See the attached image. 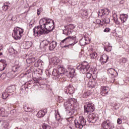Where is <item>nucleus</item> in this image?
I'll return each mask as SVG.
<instances>
[{
	"instance_id": "21",
	"label": "nucleus",
	"mask_w": 129,
	"mask_h": 129,
	"mask_svg": "<svg viewBox=\"0 0 129 129\" xmlns=\"http://www.w3.org/2000/svg\"><path fill=\"white\" fill-rule=\"evenodd\" d=\"M108 59H109V57H108V56H107V55L103 54L100 59V61L102 65H103V64H104L105 63H106V62L108 61Z\"/></svg>"
},
{
	"instance_id": "39",
	"label": "nucleus",
	"mask_w": 129,
	"mask_h": 129,
	"mask_svg": "<svg viewBox=\"0 0 129 129\" xmlns=\"http://www.w3.org/2000/svg\"><path fill=\"white\" fill-rule=\"evenodd\" d=\"M113 20L115 23L116 25H120V22L118 21V19L117 18V15H116V17L113 16Z\"/></svg>"
},
{
	"instance_id": "51",
	"label": "nucleus",
	"mask_w": 129,
	"mask_h": 129,
	"mask_svg": "<svg viewBox=\"0 0 129 129\" xmlns=\"http://www.w3.org/2000/svg\"><path fill=\"white\" fill-rule=\"evenodd\" d=\"M86 76H87V78L89 79L91 78V76H92V74H91L90 73H87Z\"/></svg>"
},
{
	"instance_id": "54",
	"label": "nucleus",
	"mask_w": 129,
	"mask_h": 129,
	"mask_svg": "<svg viewBox=\"0 0 129 129\" xmlns=\"http://www.w3.org/2000/svg\"><path fill=\"white\" fill-rule=\"evenodd\" d=\"M117 122L118 124H120L121 123V122H122V121L121 120V119L118 118V119L117 120Z\"/></svg>"
},
{
	"instance_id": "10",
	"label": "nucleus",
	"mask_w": 129,
	"mask_h": 129,
	"mask_svg": "<svg viewBox=\"0 0 129 129\" xmlns=\"http://www.w3.org/2000/svg\"><path fill=\"white\" fill-rule=\"evenodd\" d=\"M95 109L94 105L91 103H88L87 105H84V111L87 113H91V112H93Z\"/></svg>"
},
{
	"instance_id": "59",
	"label": "nucleus",
	"mask_w": 129,
	"mask_h": 129,
	"mask_svg": "<svg viewBox=\"0 0 129 129\" xmlns=\"http://www.w3.org/2000/svg\"><path fill=\"white\" fill-rule=\"evenodd\" d=\"M15 112H16V110H15V109H13L10 111V113L11 114H14V113H15Z\"/></svg>"
},
{
	"instance_id": "43",
	"label": "nucleus",
	"mask_w": 129,
	"mask_h": 129,
	"mask_svg": "<svg viewBox=\"0 0 129 129\" xmlns=\"http://www.w3.org/2000/svg\"><path fill=\"white\" fill-rule=\"evenodd\" d=\"M25 45L26 46V49H29V48H31V47H32V43L31 41H27L26 42Z\"/></svg>"
},
{
	"instance_id": "34",
	"label": "nucleus",
	"mask_w": 129,
	"mask_h": 129,
	"mask_svg": "<svg viewBox=\"0 0 129 129\" xmlns=\"http://www.w3.org/2000/svg\"><path fill=\"white\" fill-rule=\"evenodd\" d=\"M102 23H103V24H107L110 23V20L109 19V18L106 16H104V18L102 20Z\"/></svg>"
},
{
	"instance_id": "38",
	"label": "nucleus",
	"mask_w": 129,
	"mask_h": 129,
	"mask_svg": "<svg viewBox=\"0 0 129 129\" xmlns=\"http://www.w3.org/2000/svg\"><path fill=\"white\" fill-rule=\"evenodd\" d=\"M102 10L104 17H106V16L108 15L109 13L110 12V11H109V10L107 8H105Z\"/></svg>"
},
{
	"instance_id": "17",
	"label": "nucleus",
	"mask_w": 129,
	"mask_h": 129,
	"mask_svg": "<svg viewBox=\"0 0 129 129\" xmlns=\"http://www.w3.org/2000/svg\"><path fill=\"white\" fill-rule=\"evenodd\" d=\"M60 46L61 48H69L70 46H74V44L70 43L68 44L66 40L63 39L60 42Z\"/></svg>"
},
{
	"instance_id": "47",
	"label": "nucleus",
	"mask_w": 129,
	"mask_h": 129,
	"mask_svg": "<svg viewBox=\"0 0 129 129\" xmlns=\"http://www.w3.org/2000/svg\"><path fill=\"white\" fill-rule=\"evenodd\" d=\"M43 12V8H40L39 9H37V15L38 16H40L41 12Z\"/></svg>"
},
{
	"instance_id": "45",
	"label": "nucleus",
	"mask_w": 129,
	"mask_h": 129,
	"mask_svg": "<svg viewBox=\"0 0 129 129\" xmlns=\"http://www.w3.org/2000/svg\"><path fill=\"white\" fill-rule=\"evenodd\" d=\"M81 15L83 17L87 16V11L86 10H82L81 12Z\"/></svg>"
},
{
	"instance_id": "55",
	"label": "nucleus",
	"mask_w": 129,
	"mask_h": 129,
	"mask_svg": "<svg viewBox=\"0 0 129 129\" xmlns=\"http://www.w3.org/2000/svg\"><path fill=\"white\" fill-rule=\"evenodd\" d=\"M122 63H126L127 62V60L125 58H122Z\"/></svg>"
},
{
	"instance_id": "35",
	"label": "nucleus",
	"mask_w": 129,
	"mask_h": 129,
	"mask_svg": "<svg viewBox=\"0 0 129 129\" xmlns=\"http://www.w3.org/2000/svg\"><path fill=\"white\" fill-rule=\"evenodd\" d=\"M52 74L53 76H54L56 78H59V77H60V76L59 75V73H58L57 70L53 69Z\"/></svg>"
},
{
	"instance_id": "4",
	"label": "nucleus",
	"mask_w": 129,
	"mask_h": 129,
	"mask_svg": "<svg viewBox=\"0 0 129 129\" xmlns=\"http://www.w3.org/2000/svg\"><path fill=\"white\" fill-rule=\"evenodd\" d=\"M15 90H16V87L15 85H12L7 87L5 91L2 94V97L3 99H6V98L9 97V96L13 95Z\"/></svg>"
},
{
	"instance_id": "22",
	"label": "nucleus",
	"mask_w": 129,
	"mask_h": 129,
	"mask_svg": "<svg viewBox=\"0 0 129 129\" xmlns=\"http://www.w3.org/2000/svg\"><path fill=\"white\" fill-rule=\"evenodd\" d=\"M56 47H57V42L52 41L49 42L48 48L50 51H53Z\"/></svg>"
},
{
	"instance_id": "23",
	"label": "nucleus",
	"mask_w": 129,
	"mask_h": 129,
	"mask_svg": "<svg viewBox=\"0 0 129 129\" xmlns=\"http://www.w3.org/2000/svg\"><path fill=\"white\" fill-rule=\"evenodd\" d=\"M112 47L110 45V43L109 42L105 43L104 44V51L106 52H110L111 51Z\"/></svg>"
},
{
	"instance_id": "26",
	"label": "nucleus",
	"mask_w": 129,
	"mask_h": 129,
	"mask_svg": "<svg viewBox=\"0 0 129 129\" xmlns=\"http://www.w3.org/2000/svg\"><path fill=\"white\" fill-rule=\"evenodd\" d=\"M9 8H11V3L9 2H5L4 4V6L2 7V9L4 12H7Z\"/></svg>"
},
{
	"instance_id": "8",
	"label": "nucleus",
	"mask_w": 129,
	"mask_h": 129,
	"mask_svg": "<svg viewBox=\"0 0 129 129\" xmlns=\"http://www.w3.org/2000/svg\"><path fill=\"white\" fill-rule=\"evenodd\" d=\"M89 68H90V66L86 61L83 62L77 67V70H79L80 73L82 74H85L88 71Z\"/></svg>"
},
{
	"instance_id": "31",
	"label": "nucleus",
	"mask_w": 129,
	"mask_h": 129,
	"mask_svg": "<svg viewBox=\"0 0 129 129\" xmlns=\"http://www.w3.org/2000/svg\"><path fill=\"white\" fill-rule=\"evenodd\" d=\"M45 114H46V113H45V111L43 110H41L39 111L37 113V117L41 118L44 116Z\"/></svg>"
},
{
	"instance_id": "1",
	"label": "nucleus",
	"mask_w": 129,
	"mask_h": 129,
	"mask_svg": "<svg viewBox=\"0 0 129 129\" xmlns=\"http://www.w3.org/2000/svg\"><path fill=\"white\" fill-rule=\"evenodd\" d=\"M54 20L50 18H43L40 20L39 25L33 29L34 36H42L45 34H49L55 28Z\"/></svg>"
},
{
	"instance_id": "50",
	"label": "nucleus",
	"mask_w": 129,
	"mask_h": 129,
	"mask_svg": "<svg viewBox=\"0 0 129 129\" xmlns=\"http://www.w3.org/2000/svg\"><path fill=\"white\" fill-rule=\"evenodd\" d=\"M9 74H11V73H8V74H6L5 73H3L2 75H1V77H3V76H7V77H10L9 76Z\"/></svg>"
},
{
	"instance_id": "25",
	"label": "nucleus",
	"mask_w": 129,
	"mask_h": 129,
	"mask_svg": "<svg viewBox=\"0 0 129 129\" xmlns=\"http://www.w3.org/2000/svg\"><path fill=\"white\" fill-rule=\"evenodd\" d=\"M22 70V67L20 66L16 65L12 67L13 72H21Z\"/></svg>"
},
{
	"instance_id": "9",
	"label": "nucleus",
	"mask_w": 129,
	"mask_h": 129,
	"mask_svg": "<svg viewBox=\"0 0 129 129\" xmlns=\"http://www.w3.org/2000/svg\"><path fill=\"white\" fill-rule=\"evenodd\" d=\"M65 29L63 30V34L66 36H68L73 33V29H75V26L73 24H69L64 26Z\"/></svg>"
},
{
	"instance_id": "15",
	"label": "nucleus",
	"mask_w": 129,
	"mask_h": 129,
	"mask_svg": "<svg viewBox=\"0 0 129 129\" xmlns=\"http://www.w3.org/2000/svg\"><path fill=\"white\" fill-rule=\"evenodd\" d=\"M74 92V87L72 86H69L68 87H66L64 90V93L66 96H68V94L71 95V94H73Z\"/></svg>"
},
{
	"instance_id": "49",
	"label": "nucleus",
	"mask_w": 129,
	"mask_h": 129,
	"mask_svg": "<svg viewBox=\"0 0 129 129\" xmlns=\"http://www.w3.org/2000/svg\"><path fill=\"white\" fill-rule=\"evenodd\" d=\"M93 23L95 24V25H98V24H100V20H96L94 21H93Z\"/></svg>"
},
{
	"instance_id": "42",
	"label": "nucleus",
	"mask_w": 129,
	"mask_h": 129,
	"mask_svg": "<svg viewBox=\"0 0 129 129\" xmlns=\"http://www.w3.org/2000/svg\"><path fill=\"white\" fill-rule=\"evenodd\" d=\"M91 59H96L97 57V53L96 52H93L90 55Z\"/></svg>"
},
{
	"instance_id": "28",
	"label": "nucleus",
	"mask_w": 129,
	"mask_h": 129,
	"mask_svg": "<svg viewBox=\"0 0 129 129\" xmlns=\"http://www.w3.org/2000/svg\"><path fill=\"white\" fill-rule=\"evenodd\" d=\"M66 70H70L68 71L67 74H72V75H73L72 77H68L69 78H73V77H74V76L76 75V74L75 73V70L74 69L68 68ZM70 70H74V72L70 73Z\"/></svg>"
},
{
	"instance_id": "52",
	"label": "nucleus",
	"mask_w": 129,
	"mask_h": 129,
	"mask_svg": "<svg viewBox=\"0 0 129 129\" xmlns=\"http://www.w3.org/2000/svg\"><path fill=\"white\" fill-rule=\"evenodd\" d=\"M109 31H110V29L109 28H105V29L104 30V32L105 33H108Z\"/></svg>"
},
{
	"instance_id": "3",
	"label": "nucleus",
	"mask_w": 129,
	"mask_h": 129,
	"mask_svg": "<svg viewBox=\"0 0 129 129\" xmlns=\"http://www.w3.org/2000/svg\"><path fill=\"white\" fill-rule=\"evenodd\" d=\"M79 105L74 98H71L70 101H67L64 103V108L66 111H69V113H74L77 109Z\"/></svg>"
},
{
	"instance_id": "61",
	"label": "nucleus",
	"mask_w": 129,
	"mask_h": 129,
	"mask_svg": "<svg viewBox=\"0 0 129 129\" xmlns=\"http://www.w3.org/2000/svg\"><path fill=\"white\" fill-rule=\"evenodd\" d=\"M1 50H3V47L0 46V51H1Z\"/></svg>"
},
{
	"instance_id": "12",
	"label": "nucleus",
	"mask_w": 129,
	"mask_h": 129,
	"mask_svg": "<svg viewBox=\"0 0 129 129\" xmlns=\"http://www.w3.org/2000/svg\"><path fill=\"white\" fill-rule=\"evenodd\" d=\"M88 121L91 123H94L98 120V114L92 113L90 114L87 117Z\"/></svg>"
},
{
	"instance_id": "57",
	"label": "nucleus",
	"mask_w": 129,
	"mask_h": 129,
	"mask_svg": "<svg viewBox=\"0 0 129 129\" xmlns=\"http://www.w3.org/2000/svg\"><path fill=\"white\" fill-rule=\"evenodd\" d=\"M46 74L47 76L49 77V76H50V75H51V72L49 71H47L46 72Z\"/></svg>"
},
{
	"instance_id": "41",
	"label": "nucleus",
	"mask_w": 129,
	"mask_h": 129,
	"mask_svg": "<svg viewBox=\"0 0 129 129\" xmlns=\"http://www.w3.org/2000/svg\"><path fill=\"white\" fill-rule=\"evenodd\" d=\"M98 17H101V18H102V17L104 16L103 9H101L99 10V12L98 13Z\"/></svg>"
},
{
	"instance_id": "19",
	"label": "nucleus",
	"mask_w": 129,
	"mask_h": 129,
	"mask_svg": "<svg viewBox=\"0 0 129 129\" xmlns=\"http://www.w3.org/2000/svg\"><path fill=\"white\" fill-rule=\"evenodd\" d=\"M8 66L7 61L5 59L0 60V71H4L6 69V67Z\"/></svg>"
},
{
	"instance_id": "40",
	"label": "nucleus",
	"mask_w": 129,
	"mask_h": 129,
	"mask_svg": "<svg viewBox=\"0 0 129 129\" xmlns=\"http://www.w3.org/2000/svg\"><path fill=\"white\" fill-rule=\"evenodd\" d=\"M23 108L26 112H31V108L27 105H24Z\"/></svg>"
},
{
	"instance_id": "36",
	"label": "nucleus",
	"mask_w": 129,
	"mask_h": 129,
	"mask_svg": "<svg viewBox=\"0 0 129 129\" xmlns=\"http://www.w3.org/2000/svg\"><path fill=\"white\" fill-rule=\"evenodd\" d=\"M0 115L1 116H6V110L3 107L0 108Z\"/></svg>"
},
{
	"instance_id": "5",
	"label": "nucleus",
	"mask_w": 129,
	"mask_h": 129,
	"mask_svg": "<svg viewBox=\"0 0 129 129\" xmlns=\"http://www.w3.org/2000/svg\"><path fill=\"white\" fill-rule=\"evenodd\" d=\"M23 33H24V29L20 27H15L13 30L12 37L15 40H20L23 36Z\"/></svg>"
},
{
	"instance_id": "63",
	"label": "nucleus",
	"mask_w": 129,
	"mask_h": 129,
	"mask_svg": "<svg viewBox=\"0 0 129 129\" xmlns=\"http://www.w3.org/2000/svg\"><path fill=\"white\" fill-rule=\"evenodd\" d=\"M69 127H70V128H71V129L73 128L72 127H71V126H69Z\"/></svg>"
},
{
	"instance_id": "24",
	"label": "nucleus",
	"mask_w": 129,
	"mask_h": 129,
	"mask_svg": "<svg viewBox=\"0 0 129 129\" xmlns=\"http://www.w3.org/2000/svg\"><path fill=\"white\" fill-rule=\"evenodd\" d=\"M120 20H121V22L123 23H125L126 22V20H127V18H128V16L127 14H121L120 15Z\"/></svg>"
},
{
	"instance_id": "56",
	"label": "nucleus",
	"mask_w": 129,
	"mask_h": 129,
	"mask_svg": "<svg viewBox=\"0 0 129 129\" xmlns=\"http://www.w3.org/2000/svg\"><path fill=\"white\" fill-rule=\"evenodd\" d=\"M74 38H75V39H74V40H73V41H74V43H73V44H74V45L75 44H76L78 42V40L76 39V37H74Z\"/></svg>"
},
{
	"instance_id": "16",
	"label": "nucleus",
	"mask_w": 129,
	"mask_h": 129,
	"mask_svg": "<svg viewBox=\"0 0 129 129\" xmlns=\"http://www.w3.org/2000/svg\"><path fill=\"white\" fill-rule=\"evenodd\" d=\"M107 72L109 76H112V78L117 76L118 75L117 72H116V71H115V70L113 68H110L108 69Z\"/></svg>"
},
{
	"instance_id": "6",
	"label": "nucleus",
	"mask_w": 129,
	"mask_h": 129,
	"mask_svg": "<svg viewBox=\"0 0 129 129\" xmlns=\"http://www.w3.org/2000/svg\"><path fill=\"white\" fill-rule=\"evenodd\" d=\"M57 72L58 73V75L59 76H63V75H66V76H67V77H72L73 76V75L72 74H68V71L70 70L71 72H74V70H66V69L62 67H61V66H58L57 67Z\"/></svg>"
},
{
	"instance_id": "14",
	"label": "nucleus",
	"mask_w": 129,
	"mask_h": 129,
	"mask_svg": "<svg viewBox=\"0 0 129 129\" xmlns=\"http://www.w3.org/2000/svg\"><path fill=\"white\" fill-rule=\"evenodd\" d=\"M50 44V41L48 40H44L40 43V48L42 51H46L48 45Z\"/></svg>"
},
{
	"instance_id": "13",
	"label": "nucleus",
	"mask_w": 129,
	"mask_h": 129,
	"mask_svg": "<svg viewBox=\"0 0 129 129\" xmlns=\"http://www.w3.org/2000/svg\"><path fill=\"white\" fill-rule=\"evenodd\" d=\"M101 125L103 129H112L114 127L113 124L109 120L104 121Z\"/></svg>"
},
{
	"instance_id": "60",
	"label": "nucleus",
	"mask_w": 129,
	"mask_h": 129,
	"mask_svg": "<svg viewBox=\"0 0 129 129\" xmlns=\"http://www.w3.org/2000/svg\"><path fill=\"white\" fill-rule=\"evenodd\" d=\"M123 3H124V1H120V4H123Z\"/></svg>"
},
{
	"instance_id": "48",
	"label": "nucleus",
	"mask_w": 129,
	"mask_h": 129,
	"mask_svg": "<svg viewBox=\"0 0 129 129\" xmlns=\"http://www.w3.org/2000/svg\"><path fill=\"white\" fill-rule=\"evenodd\" d=\"M71 3H72V5H73L74 6L77 5L78 0H71Z\"/></svg>"
},
{
	"instance_id": "53",
	"label": "nucleus",
	"mask_w": 129,
	"mask_h": 129,
	"mask_svg": "<svg viewBox=\"0 0 129 129\" xmlns=\"http://www.w3.org/2000/svg\"><path fill=\"white\" fill-rule=\"evenodd\" d=\"M37 6V3L36 2H34L32 5L29 6V8H33V7H36Z\"/></svg>"
},
{
	"instance_id": "37",
	"label": "nucleus",
	"mask_w": 129,
	"mask_h": 129,
	"mask_svg": "<svg viewBox=\"0 0 129 129\" xmlns=\"http://www.w3.org/2000/svg\"><path fill=\"white\" fill-rule=\"evenodd\" d=\"M56 120L57 121H59V122L62 123V118H61V117L60 116V114L59 113H57V114H56L55 115Z\"/></svg>"
},
{
	"instance_id": "46",
	"label": "nucleus",
	"mask_w": 129,
	"mask_h": 129,
	"mask_svg": "<svg viewBox=\"0 0 129 129\" xmlns=\"http://www.w3.org/2000/svg\"><path fill=\"white\" fill-rule=\"evenodd\" d=\"M72 119H73L72 117H70L68 118H66V121H68V122H69L70 123H72Z\"/></svg>"
},
{
	"instance_id": "11",
	"label": "nucleus",
	"mask_w": 129,
	"mask_h": 129,
	"mask_svg": "<svg viewBox=\"0 0 129 129\" xmlns=\"http://www.w3.org/2000/svg\"><path fill=\"white\" fill-rule=\"evenodd\" d=\"M89 36L88 34H86L79 40L80 45L81 46H85L86 44H89L90 43V38H89Z\"/></svg>"
},
{
	"instance_id": "18",
	"label": "nucleus",
	"mask_w": 129,
	"mask_h": 129,
	"mask_svg": "<svg viewBox=\"0 0 129 129\" xmlns=\"http://www.w3.org/2000/svg\"><path fill=\"white\" fill-rule=\"evenodd\" d=\"M100 91V93L102 96H104L105 94H107V93H108V91H109V88L106 86H103L101 87Z\"/></svg>"
},
{
	"instance_id": "62",
	"label": "nucleus",
	"mask_w": 129,
	"mask_h": 129,
	"mask_svg": "<svg viewBox=\"0 0 129 129\" xmlns=\"http://www.w3.org/2000/svg\"><path fill=\"white\" fill-rule=\"evenodd\" d=\"M3 55V52H0V56H2Z\"/></svg>"
},
{
	"instance_id": "33",
	"label": "nucleus",
	"mask_w": 129,
	"mask_h": 129,
	"mask_svg": "<svg viewBox=\"0 0 129 129\" xmlns=\"http://www.w3.org/2000/svg\"><path fill=\"white\" fill-rule=\"evenodd\" d=\"M34 71V67H31L24 74V75H28V77H31V75H29L30 73H32Z\"/></svg>"
},
{
	"instance_id": "29",
	"label": "nucleus",
	"mask_w": 129,
	"mask_h": 129,
	"mask_svg": "<svg viewBox=\"0 0 129 129\" xmlns=\"http://www.w3.org/2000/svg\"><path fill=\"white\" fill-rule=\"evenodd\" d=\"M64 40L67 43L69 44L70 42H72L74 40H75V38L74 36H68L66 38H64Z\"/></svg>"
},
{
	"instance_id": "7",
	"label": "nucleus",
	"mask_w": 129,
	"mask_h": 129,
	"mask_svg": "<svg viewBox=\"0 0 129 129\" xmlns=\"http://www.w3.org/2000/svg\"><path fill=\"white\" fill-rule=\"evenodd\" d=\"M86 124V120L84 117L80 116L78 120H75V125L77 128H82Z\"/></svg>"
},
{
	"instance_id": "58",
	"label": "nucleus",
	"mask_w": 129,
	"mask_h": 129,
	"mask_svg": "<svg viewBox=\"0 0 129 129\" xmlns=\"http://www.w3.org/2000/svg\"><path fill=\"white\" fill-rule=\"evenodd\" d=\"M10 21H12L13 22L16 21V17L13 16Z\"/></svg>"
},
{
	"instance_id": "20",
	"label": "nucleus",
	"mask_w": 129,
	"mask_h": 129,
	"mask_svg": "<svg viewBox=\"0 0 129 129\" xmlns=\"http://www.w3.org/2000/svg\"><path fill=\"white\" fill-rule=\"evenodd\" d=\"M88 85L90 88H94L97 85V81L93 79L88 82Z\"/></svg>"
},
{
	"instance_id": "30",
	"label": "nucleus",
	"mask_w": 129,
	"mask_h": 129,
	"mask_svg": "<svg viewBox=\"0 0 129 129\" xmlns=\"http://www.w3.org/2000/svg\"><path fill=\"white\" fill-rule=\"evenodd\" d=\"M34 74H35L36 76L39 77L40 75H42V74H43V70L37 69L35 71Z\"/></svg>"
},
{
	"instance_id": "44",
	"label": "nucleus",
	"mask_w": 129,
	"mask_h": 129,
	"mask_svg": "<svg viewBox=\"0 0 129 129\" xmlns=\"http://www.w3.org/2000/svg\"><path fill=\"white\" fill-rule=\"evenodd\" d=\"M89 95H90V93H89V92L84 93L83 95V97L84 98H87V97H88Z\"/></svg>"
},
{
	"instance_id": "32",
	"label": "nucleus",
	"mask_w": 129,
	"mask_h": 129,
	"mask_svg": "<svg viewBox=\"0 0 129 129\" xmlns=\"http://www.w3.org/2000/svg\"><path fill=\"white\" fill-rule=\"evenodd\" d=\"M37 60L36 57H29L26 59V62L28 64H31V63H34Z\"/></svg>"
},
{
	"instance_id": "2",
	"label": "nucleus",
	"mask_w": 129,
	"mask_h": 129,
	"mask_svg": "<svg viewBox=\"0 0 129 129\" xmlns=\"http://www.w3.org/2000/svg\"><path fill=\"white\" fill-rule=\"evenodd\" d=\"M41 79L39 78H34L33 80L29 81L21 87V90H25L28 91V89H31V88H38L41 87L44 84L41 83Z\"/></svg>"
},
{
	"instance_id": "27",
	"label": "nucleus",
	"mask_w": 129,
	"mask_h": 129,
	"mask_svg": "<svg viewBox=\"0 0 129 129\" xmlns=\"http://www.w3.org/2000/svg\"><path fill=\"white\" fill-rule=\"evenodd\" d=\"M44 62L42 61L41 59H38L37 62L34 63L35 67H42L44 66Z\"/></svg>"
}]
</instances>
